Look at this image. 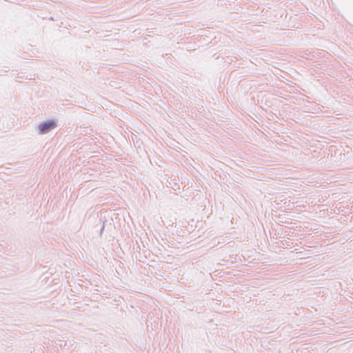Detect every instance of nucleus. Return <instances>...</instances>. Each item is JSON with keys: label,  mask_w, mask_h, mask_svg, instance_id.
<instances>
[{"label": "nucleus", "mask_w": 353, "mask_h": 353, "mask_svg": "<svg viewBox=\"0 0 353 353\" xmlns=\"http://www.w3.org/2000/svg\"><path fill=\"white\" fill-rule=\"evenodd\" d=\"M58 125V121L56 119H48L41 122L37 126L39 134H46L56 128Z\"/></svg>", "instance_id": "1"}, {"label": "nucleus", "mask_w": 353, "mask_h": 353, "mask_svg": "<svg viewBox=\"0 0 353 353\" xmlns=\"http://www.w3.org/2000/svg\"><path fill=\"white\" fill-rule=\"evenodd\" d=\"M98 221L100 223H102V225L101 226L100 228V230H99V235L100 236H101L102 234H103V230L105 228V223H106V220L104 219L103 221H102L101 219H99Z\"/></svg>", "instance_id": "2"}, {"label": "nucleus", "mask_w": 353, "mask_h": 353, "mask_svg": "<svg viewBox=\"0 0 353 353\" xmlns=\"http://www.w3.org/2000/svg\"><path fill=\"white\" fill-rule=\"evenodd\" d=\"M141 143H139V141H137V142H136V144L137 145V147H138V148H139V147H140V144H141Z\"/></svg>", "instance_id": "3"}]
</instances>
